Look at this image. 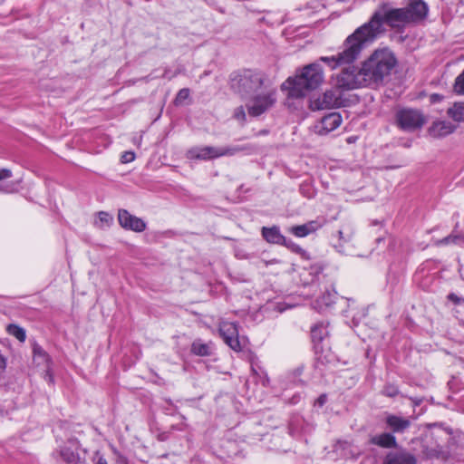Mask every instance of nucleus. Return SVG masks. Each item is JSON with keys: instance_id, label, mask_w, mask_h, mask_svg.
I'll use <instances>...</instances> for the list:
<instances>
[{"instance_id": "f257e3e1", "label": "nucleus", "mask_w": 464, "mask_h": 464, "mask_svg": "<svg viewBox=\"0 0 464 464\" xmlns=\"http://www.w3.org/2000/svg\"><path fill=\"white\" fill-rule=\"evenodd\" d=\"M383 24L392 29H401L408 24L402 8H392L388 3L382 4L372 14L370 20L358 27L350 34L343 44L341 52L331 57H323L331 70L336 67L356 61L366 43L373 41L379 34L384 32Z\"/></svg>"}, {"instance_id": "f03ea898", "label": "nucleus", "mask_w": 464, "mask_h": 464, "mask_svg": "<svg viewBox=\"0 0 464 464\" xmlns=\"http://www.w3.org/2000/svg\"><path fill=\"white\" fill-rule=\"evenodd\" d=\"M323 57H319L314 63L304 65L295 77L287 78L282 83L281 90L286 91L289 98L298 99L304 97L308 92L319 88L324 81V69L319 63H323L320 60ZM324 63L326 64L324 62Z\"/></svg>"}, {"instance_id": "7ed1b4c3", "label": "nucleus", "mask_w": 464, "mask_h": 464, "mask_svg": "<svg viewBox=\"0 0 464 464\" xmlns=\"http://www.w3.org/2000/svg\"><path fill=\"white\" fill-rule=\"evenodd\" d=\"M397 64L394 53L388 48L375 50L362 63L361 67L369 87H377L383 82Z\"/></svg>"}, {"instance_id": "20e7f679", "label": "nucleus", "mask_w": 464, "mask_h": 464, "mask_svg": "<svg viewBox=\"0 0 464 464\" xmlns=\"http://www.w3.org/2000/svg\"><path fill=\"white\" fill-rule=\"evenodd\" d=\"M267 74L258 69H241L233 72L229 76L230 89L241 97L257 92L269 86Z\"/></svg>"}, {"instance_id": "39448f33", "label": "nucleus", "mask_w": 464, "mask_h": 464, "mask_svg": "<svg viewBox=\"0 0 464 464\" xmlns=\"http://www.w3.org/2000/svg\"><path fill=\"white\" fill-rule=\"evenodd\" d=\"M354 62L340 65V67L343 66V68L338 73L332 76L334 86L342 92L369 87L362 74V67L352 65Z\"/></svg>"}, {"instance_id": "423d86ee", "label": "nucleus", "mask_w": 464, "mask_h": 464, "mask_svg": "<svg viewBox=\"0 0 464 464\" xmlns=\"http://www.w3.org/2000/svg\"><path fill=\"white\" fill-rule=\"evenodd\" d=\"M265 91L261 93H253L250 102L246 104L247 112L251 117H258L270 109L276 103V88H264Z\"/></svg>"}, {"instance_id": "0eeeda50", "label": "nucleus", "mask_w": 464, "mask_h": 464, "mask_svg": "<svg viewBox=\"0 0 464 464\" xmlns=\"http://www.w3.org/2000/svg\"><path fill=\"white\" fill-rule=\"evenodd\" d=\"M396 124L402 130L420 129L426 121L421 111L412 108H402L396 112Z\"/></svg>"}, {"instance_id": "6e6552de", "label": "nucleus", "mask_w": 464, "mask_h": 464, "mask_svg": "<svg viewBox=\"0 0 464 464\" xmlns=\"http://www.w3.org/2000/svg\"><path fill=\"white\" fill-rule=\"evenodd\" d=\"M237 147H194L188 151V158L195 160H211L224 156H232L239 151Z\"/></svg>"}, {"instance_id": "1a4fd4ad", "label": "nucleus", "mask_w": 464, "mask_h": 464, "mask_svg": "<svg viewBox=\"0 0 464 464\" xmlns=\"http://www.w3.org/2000/svg\"><path fill=\"white\" fill-rule=\"evenodd\" d=\"M348 104V100L343 95L340 89L334 87L333 89L325 91L318 98L311 102V108L313 110H329L334 108L344 107Z\"/></svg>"}, {"instance_id": "9d476101", "label": "nucleus", "mask_w": 464, "mask_h": 464, "mask_svg": "<svg viewBox=\"0 0 464 464\" xmlns=\"http://www.w3.org/2000/svg\"><path fill=\"white\" fill-rule=\"evenodd\" d=\"M218 332L224 343L233 351L239 353L242 351V345L238 336V327L236 323L221 322L218 326Z\"/></svg>"}, {"instance_id": "9b49d317", "label": "nucleus", "mask_w": 464, "mask_h": 464, "mask_svg": "<svg viewBox=\"0 0 464 464\" xmlns=\"http://www.w3.org/2000/svg\"><path fill=\"white\" fill-rule=\"evenodd\" d=\"M401 8L408 24L423 21L429 12V7L423 0H410L408 5Z\"/></svg>"}, {"instance_id": "f8f14e48", "label": "nucleus", "mask_w": 464, "mask_h": 464, "mask_svg": "<svg viewBox=\"0 0 464 464\" xmlns=\"http://www.w3.org/2000/svg\"><path fill=\"white\" fill-rule=\"evenodd\" d=\"M118 220L125 229L132 230L135 232H142L146 228V223L140 218L131 215L126 209H120L118 212Z\"/></svg>"}, {"instance_id": "ddd939ff", "label": "nucleus", "mask_w": 464, "mask_h": 464, "mask_svg": "<svg viewBox=\"0 0 464 464\" xmlns=\"http://www.w3.org/2000/svg\"><path fill=\"white\" fill-rule=\"evenodd\" d=\"M343 121L342 116L338 112H331L323 117L318 128V132L321 135L327 134L337 129Z\"/></svg>"}, {"instance_id": "4468645a", "label": "nucleus", "mask_w": 464, "mask_h": 464, "mask_svg": "<svg viewBox=\"0 0 464 464\" xmlns=\"http://www.w3.org/2000/svg\"><path fill=\"white\" fill-rule=\"evenodd\" d=\"M385 422L387 427L393 433H403L411 425V422L409 419L402 418L394 414H389L385 419Z\"/></svg>"}, {"instance_id": "2eb2a0df", "label": "nucleus", "mask_w": 464, "mask_h": 464, "mask_svg": "<svg viewBox=\"0 0 464 464\" xmlns=\"http://www.w3.org/2000/svg\"><path fill=\"white\" fill-rule=\"evenodd\" d=\"M263 238L269 244L282 246L285 243V237L280 232L276 226L270 227H263L261 230Z\"/></svg>"}, {"instance_id": "dca6fc26", "label": "nucleus", "mask_w": 464, "mask_h": 464, "mask_svg": "<svg viewBox=\"0 0 464 464\" xmlns=\"http://www.w3.org/2000/svg\"><path fill=\"white\" fill-rule=\"evenodd\" d=\"M370 443L384 449L397 447L396 438L393 434L383 432L370 439Z\"/></svg>"}, {"instance_id": "f3484780", "label": "nucleus", "mask_w": 464, "mask_h": 464, "mask_svg": "<svg viewBox=\"0 0 464 464\" xmlns=\"http://www.w3.org/2000/svg\"><path fill=\"white\" fill-rule=\"evenodd\" d=\"M455 127L448 121H437L429 129L430 134L434 138L443 137L452 133Z\"/></svg>"}, {"instance_id": "a211bd4d", "label": "nucleus", "mask_w": 464, "mask_h": 464, "mask_svg": "<svg viewBox=\"0 0 464 464\" xmlns=\"http://www.w3.org/2000/svg\"><path fill=\"white\" fill-rule=\"evenodd\" d=\"M385 464H417L416 458L408 452L391 454L386 457Z\"/></svg>"}, {"instance_id": "6ab92c4d", "label": "nucleus", "mask_w": 464, "mask_h": 464, "mask_svg": "<svg viewBox=\"0 0 464 464\" xmlns=\"http://www.w3.org/2000/svg\"><path fill=\"white\" fill-rule=\"evenodd\" d=\"M12 176V171L9 169H0V193L9 194L16 190L15 185L7 181Z\"/></svg>"}, {"instance_id": "aec40b11", "label": "nucleus", "mask_w": 464, "mask_h": 464, "mask_svg": "<svg viewBox=\"0 0 464 464\" xmlns=\"http://www.w3.org/2000/svg\"><path fill=\"white\" fill-rule=\"evenodd\" d=\"M447 298L455 304L454 312L456 317L464 324V298L458 296L454 293L449 294Z\"/></svg>"}, {"instance_id": "412c9836", "label": "nucleus", "mask_w": 464, "mask_h": 464, "mask_svg": "<svg viewBox=\"0 0 464 464\" xmlns=\"http://www.w3.org/2000/svg\"><path fill=\"white\" fill-rule=\"evenodd\" d=\"M190 352L192 354L201 357L209 356L212 353L210 344L202 343L201 340H195L191 343Z\"/></svg>"}, {"instance_id": "4be33fe9", "label": "nucleus", "mask_w": 464, "mask_h": 464, "mask_svg": "<svg viewBox=\"0 0 464 464\" xmlns=\"http://www.w3.org/2000/svg\"><path fill=\"white\" fill-rule=\"evenodd\" d=\"M464 243V235L460 234H450L441 239H436L433 245L436 246H448V245H459Z\"/></svg>"}, {"instance_id": "5701e85b", "label": "nucleus", "mask_w": 464, "mask_h": 464, "mask_svg": "<svg viewBox=\"0 0 464 464\" xmlns=\"http://www.w3.org/2000/svg\"><path fill=\"white\" fill-rule=\"evenodd\" d=\"M34 361L39 365L44 364L46 370L50 368L51 359L47 353L44 351L40 346L34 347Z\"/></svg>"}, {"instance_id": "b1692460", "label": "nucleus", "mask_w": 464, "mask_h": 464, "mask_svg": "<svg viewBox=\"0 0 464 464\" xmlns=\"http://www.w3.org/2000/svg\"><path fill=\"white\" fill-rule=\"evenodd\" d=\"M448 115L455 121H464V102H455L449 108Z\"/></svg>"}, {"instance_id": "393cba45", "label": "nucleus", "mask_w": 464, "mask_h": 464, "mask_svg": "<svg viewBox=\"0 0 464 464\" xmlns=\"http://www.w3.org/2000/svg\"><path fill=\"white\" fill-rule=\"evenodd\" d=\"M283 246L286 247L292 253L299 255L304 259H309V255L306 250H304L301 246L296 244L295 242L287 239L285 237V243L282 244Z\"/></svg>"}, {"instance_id": "a878e982", "label": "nucleus", "mask_w": 464, "mask_h": 464, "mask_svg": "<svg viewBox=\"0 0 464 464\" xmlns=\"http://www.w3.org/2000/svg\"><path fill=\"white\" fill-rule=\"evenodd\" d=\"M60 456L67 464H77L80 461L79 454L69 448L62 449Z\"/></svg>"}, {"instance_id": "bb28decb", "label": "nucleus", "mask_w": 464, "mask_h": 464, "mask_svg": "<svg viewBox=\"0 0 464 464\" xmlns=\"http://www.w3.org/2000/svg\"><path fill=\"white\" fill-rule=\"evenodd\" d=\"M6 332L8 333V334L15 337L20 342H24L26 339V334L24 329L17 324H8L6 326Z\"/></svg>"}, {"instance_id": "cd10ccee", "label": "nucleus", "mask_w": 464, "mask_h": 464, "mask_svg": "<svg viewBox=\"0 0 464 464\" xmlns=\"http://www.w3.org/2000/svg\"><path fill=\"white\" fill-rule=\"evenodd\" d=\"M325 334L323 328L319 325H315L311 329V338L314 343V347L317 350L323 340L324 339Z\"/></svg>"}, {"instance_id": "c85d7f7f", "label": "nucleus", "mask_w": 464, "mask_h": 464, "mask_svg": "<svg viewBox=\"0 0 464 464\" xmlns=\"http://www.w3.org/2000/svg\"><path fill=\"white\" fill-rule=\"evenodd\" d=\"M288 231L296 237H305L309 235V230L305 224L293 226L288 229Z\"/></svg>"}, {"instance_id": "c756f323", "label": "nucleus", "mask_w": 464, "mask_h": 464, "mask_svg": "<svg viewBox=\"0 0 464 464\" xmlns=\"http://www.w3.org/2000/svg\"><path fill=\"white\" fill-rule=\"evenodd\" d=\"M453 90L458 94H464V70L455 79V82H454V85H453Z\"/></svg>"}, {"instance_id": "7c9ffc66", "label": "nucleus", "mask_w": 464, "mask_h": 464, "mask_svg": "<svg viewBox=\"0 0 464 464\" xmlns=\"http://www.w3.org/2000/svg\"><path fill=\"white\" fill-rule=\"evenodd\" d=\"M190 91L188 88H183L179 91L175 98V104H182L186 100L189 98Z\"/></svg>"}, {"instance_id": "2f4dec72", "label": "nucleus", "mask_w": 464, "mask_h": 464, "mask_svg": "<svg viewBox=\"0 0 464 464\" xmlns=\"http://www.w3.org/2000/svg\"><path fill=\"white\" fill-rule=\"evenodd\" d=\"M233 118L244 124L246 121V114L243 106H238L234 110Z\"/></svg>"}, {"instance_id": "473e14b6", "label": "nucleus", "mask_w": 464, "mask_h": 464, "mask_svg": "<svg viewBox=\"0 0 464 464\" xmlns=\"http://www.w3.org/2000/svg\"><path fill=\"white\" fill-rule=\"evenodd\" d=\"M383 395L387 397H395L399 394V389L393 384H386L382 390Z\"/></svg>"}, {"instance_id": "72a5a7b5", "label": "nucleus", "mask_w": 464, "mask_h": 464, "mask_svg": "<svg viewBox=\"0 0 464 464\" xmlns=\"http://www.w3.org/2000/svg\"><path fill=\"white\" fill-rule=\"evenodd\" d=\"M305 226H306L307 229L309 230V235H310V234L317 231L319 228H321L324 226V224L320 223L318 220H311V221L305 223Z\"/></svg>"}, {"instance_id": "f704fd0d", "label": "nucleus", "mask_w": 464, "mask_h": 464, "mask_svg": "<svg viewBox=\"0 0 464 464\" xmlns=\"http://www.w3.org/2000/svg\"><path fill=\"white\" fill-rule=\"evenodd\" d=\"M135 160V154L132 151H125L122 153L121 157V161L122 163H129Z\"/></svg>"}, {"instance_id": "c9c22d12", "label": "nucleus", "mask_w": 464, "mask_h": 464, "mask_svg": "<svg viewBox=\"0 0 464 464\" xmlns=\"http://www.w3.org/2000/svg\"><path fill=\"white\" fill-rule=\"evenodd\" d=\"M98 217H99V220L102 223H105L107 225H109L112 221V218L107 212H104V211L99 212Z\"/></svg>"}, {"instance_id": "e433bc0d", "label": "nucleus", "mask_w": 464, "mask_h": 464, "mask_svg": "<svg viewBox=\"0 0 464 464\" xmlns=\"http://www.w3.org/2000/svg\"><path fill=\"white\" fill-rule=\"evenodd\" d=\"M423 453L427 459L437 458L439 456V452L435 450H425Z\"/></svg>"}, {"instance_id": "4c0bfd02", "label": "nucleus", "mask_w": 464, "mask_h": 464, "mask_svg": "<svg viewBox=\"0 0 464 464\" xmlns=\"http://www.w3.org/2000/svg\"><path fill=\"white\" fill-rule=\"evenodd\" d=\"M326 394H321L317 400H316V403L319 405V406H323L325 402H326Z\"/></svg>"}, {"instance_id": "58836bf2", "label": "nucleus", "mask_w": 464, "mask_h": 464, "mask_svg": "<svg viewBox=\"0 0 464 464\" xmlns=\"http://www.w3.org/2000/svg\"><path fill=\"white\" fill-rule=\"evenodd\" d=\"M442 100V96L438 93H433L430 95V102H439Z\"/></svg>"}, {"instance_id": "ea45409f", "label": "nucleus", "mask_w": 464, "mask_h": 464, "mask_svg": "<svg viewBox=\"0 0 464 464\" xmlns=\"http://www.w3.org/2000/svg\"><path fill=\"white\" fill-rule=\"evenodd\" d=\"M96 464H108L107 460L103 457H100L96 462Z\"/></svg>"}, {"instance_id": "a19ab883", "label": "nucleus", "mask_w": 464, "mask_h": 464, "mask_svg": "<svg viewBox=\"0 0 464 464\" xmlns=\"http://www.w3.org/2000/svg\"><path fill=\"white\" fill-rule=\"evenodd\" d=\"M347 141H348V142H352V141H353V139L349 138V139L347 140Z\"/></svg>"}, {"instance_id": "79ce46f5", "label": "nucleus", "mask_w": 464, "mask_h": 464, "mask_svg": "<svg viewBox=\"0 0 464 464\" xmlns=\"http://www.w3.org/2000/svg\"><path fill=\"white\" fill-rule=\"evenodd\" d=\"M347 141H348V142H352V141H353V139L349 138V139L347 140Z\"/></svg>"}]
</instances>
